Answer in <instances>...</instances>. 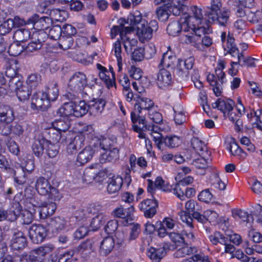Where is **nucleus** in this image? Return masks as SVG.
<instances>
[{
  "label": "nucleus",
  "instance_id": "nucleus-21",
  "mask_svg": "<svg viewBox=\"0 0 262 262\" xmlns=\"http://www.w3.org/2000/svg\"><path fill=\"white\" fill-rule=\"evenodd\" d=\"M189 228V229H184L181 234L176 232H169L168 236L171 241L176 244L183 243L185 240L188 241L192 240L194 238L192 231V228Z\"/></svg>",
  "mask_w": 262,
  "mask_h": 262
},
{
  "label": "nucleus",
  "instance_id": "nucleus-50",
  "mask_svg": "<svg viewBox=\"0 0 262 262\" xmlns=\"http://www.w3.org/2000/svg\"><path fill=\"white\" fill-rule=\"evenodd\" d=\"M51 226L58 232L65 230L68 226V222L61 217H55L50 222Z\"/></svg>",
  "mask_w": 262,
  "mask_h": 262
},
{
  "label": "nucleus",
  "instance_id": "nucleus-16",
  "mask_svg": "<svg viewBox=\"0 0 262 262\" xmlns=\"http://www.w3.org/2000/svg\"><path fill=\"white\" fill-rule=\"evenodd\" d=\"M27 23L33 24L34 29L36 30V31H43L47 33L45 30H47L52 23L50 17L44 16L39 18L38 15L35 14L28 20Z\"/></svg>",
  "mask_w": 262,
  "mask_h": 262
},
{
  "label": "nucleus",
  "instance_id": "nucleus-27",
  "mask_svg": "<svg viewBox=\"0 0 262 262\" xmlns=\"http://www.w3.org/2000/svg\"><path fill=\"white\" fill-rule=\"evenodd\" d=\"M97 152L93 145L90 142V145L86 146L78 155L77 161L80 164H84L90 161L94 156L95 153Z\"/></svg>",
  "mask_w": 262,
  "mask_h": 262
},
{
  "label": "nucleus",
  "instance_id": "nucleus-45",
  "mask_svg": "<svg viewBox=\"0 0 262 262\" xmlns=\"http://www.w3.org/2000/svg\"><path fill=\"white\" fill-rule=\"evenodd\" d=\"M27 208L23 211L21 214V219L23 223L25 224H30L34 218V214L36 211L35 206L32 204H29L27 205Z\"/></svg>",
  "mask_w": 262,
  "mask_h": 262
},
{
  "label": "nucleus",
  "instance_id": "nucleus-13",
  "mask_svg": "<svg viewBox=\"0 0 262 262\" xmlns=\"http://www.w3.org/2000/svg\"><path fill=\"white\" fill-rule=\"evenodd\" d=\"M158 202L155 199H146L139 203L138 207L146 218H152L157 213Z\"/></svg>",
  "mask_w": 262,
  "mask_h": 262
},
{
  "label": "nucleus",
  "instance_id": "nucleus-53",
  "mask_svg": "<svg viewBox=\"0 0 262 262\" xmlns=\"http://www.w3.org/2000/svg\"><path fill=\"white\" fill-rule=\"evenodd\" d=\"M236 110L238 112V114H236L232 111H229V113H227L225 116L229 118L230 120L232 122L235 121L237 119L238 117L242 115L245 113V107L242 103L240 98L237 99V102L236 105Z\"/></svg>",
  "mask_w": 262,
  "mask_h": 262
},
{
  "label": "nucleus",
  "instance_id": "nucleus-28",
  "mask_svg": "<svg viewBox=\"0 0 262 262\" xmlns=\"http://www.w3.org/2000/svg\"><path fill=\"white\" fill-rule=\"evenodd\" d=\"M212 107L217 108L223 113L224 116L227 113H229V111H232L234 102L230 99H223L219 98L214 103L212 104Z\"/></svg>",
  "mask_w": 262,
  "mask_h": 262
},
{
  "label": "nucleus",
  "instance_id": "nucleus-22",
  "mask_svg": "<svg viewBox=\"0 0 262 262\" xmlns=\"http://www.w3.org/2000/svg\"><path fill=\"white\" fill-rule=\"evenodd\" d=\"M230 11L224 8L219 13L207 19L209 23H216L222 26H226L229 22Z\"/></svg>",
  "mask_w": 262,
  "mask_h": 262
},
{
  "label": "nucleus",
  "instance_id": "nucleus-3",
  "mask_svg": "<svg viewBox=\"0 0 262 262\" xmlns=\"http://www.w3.org/2000/svg\"><path fill=\"white\" fill-rule=\"evenodd\" d=\"M140 94L136 95L135 98L136 103L135 105V112L130 114V118L133 123L138 121L140 124H144L146 123V119L142 115L143 111L151 110L154 105L153 101L142 94V91L139 92Z\"/></svg>",
  "mask_w": 262,
  "mask_h": 262
},
{
  "label": "nucleus",
  "instance_id": "nucleus-9",
  "mask_svg": "<svg viewBox=\"0 0 262 262\" xmlns=\"http://www.w3.org/2000/svg\"><path fill=\"white\" fill-rule=\"evenodd\" d=\"M14 91L20 101H25L29 99L31 89L24 85V82L18 78H13L9 82V92Z\"/></svg>",
  "mask_w": 262,
  "mask_h": 262
},
{
  "label": "nucleus",
  "instance_id": "nucleus-43",
  "mask_svg": "<svg viewBox=\"0 0 262 262\" xmlns=\"http://www.w3.org/2000/svg\"><path fill=\"white\" fill-rule=\"evenodd\" d=\"M165 254L163 247L154 248L150 247L147 250V255L153 262H160Z\"/></svg>",
  "mask_w": 262,
  "mask_h": 262
},
{
  "label": "nucleus",
  "instance_id": "nucleus-19",
  "mask_svg": "<svg viewBox=\"0 0 262 262\" xmlns=\"http://www.w3.org/2000/svg\"><path fill=\"white\" fill-rule=\"evenodd\" d=\"M99 70V76L100 78L104 81L108 88L113 87L115 84L114 73L113 69L111 68L107 70L105 67L100 64H97Z\"/></svg>",
  "mask_w": 262,
  "mask_h": 262
},
{
  "label": "nucleus",
  "instance_id": "nucleus-60",
  "mask_svg": "<svg viewBox=\"0 0 262 262\" xmlns=\"http://www.w3.org/2000/svg\"><path fill=\"white\" fill-rule=\"evenodd\" d=\"M41 77L37 74H32L30 75L26 80L27 86L30 89H35L40 84Z\"/></svg>",
  "mask_w": 262,
  "mask_h": 262
},
{
  "label": "nucleus",
  "instance_id": "nucleus-6",
  "mask_svg": "<svg viewBox=\"0 0 262 262\" xmlns=\"http://www.w3.org/2000/svg\"><path fill=\"white\" fill-rule=\"evenodd\" d=\"M225 60L220 59L217 61L215 69V74H208L207 77L208 82L212 86V90L216 96H221L222 93V85L226 81L225 74L223 70L226 68Z\"/></svg>",
  "mask_w": 262,
  "mask_h": 262
},
{
  "label": "nucleus",
  "instance_id": "nucleus-25",
  "mask_svg": "<svg viewBox=\"0 0 262 262\" xmlns=\"http://www.w3.org/2000/svg\"><path fill=\"white\" fill-rule=\"evenodd\" d=\"M49 102L42 92L33 93L31 99V107L33 109H46L49 105Z\"/></svg>",
  "mask_w": 262,
  "mask_h": 262
},
{
  "label": "nucleus",
  "instance_id": "nucleus-38",
  "mask_svg": "<svg viewBox=\"0 0 262 262\" xmlns=\"http://www.w3.org/2000/svg\"><path fill=\"white\" fill-rule=\"evenodd\" d=\"M42 92L49 102L55 101L59 95V89L57 83L53 82L49 83L45 91Z\"/></svg>",
  "mask_w": 262,
  "mask_h": 262
},
{
  "label": "nucleus",
  "instance_id": "nucleus-17",
  "mask_svg": "<svg viewBox=\"0 0 262 262\" xmlns=\"http://www.w3.org/2000/svg\"><path fill=\"white\" fill-rule=\"evenodd\" d=\"M47 234L46 228L41 225L34 224L29 230V236L33 243L38 244L42 242Z\"/></svg>",
  "mask_w": 262,
  "mask_h": 262
},
{
  "label": "nucleus",
  "instance_id": "nucleus-49",
  "mask_svg": "<svg viewBox=\"0 0 262 262\" xmlns=\"http://www.w3.org/2000/svg\"><path fill=\"white\" fill-rule=\"evenodd\" d=\"M228 149L232 155L237 157L239 159H244L247 156L246 153L240 148L234 139L230 142Z\"/></svg>",
  "mask_w": 262,
  "mask_h": 262
},
{
  "label": "nucleus",
  "instance_id": "nucleus-5",
  "mask_svg": "<svg viewBox=\"0 0 262 262\" xmlns=\"http://www.w3.org/2000/svg\"><path fill=\"white\" fill-rule=\"evenodd\" d=\"M89 111L88 104L82 100L78 102L70 101L63 103L57 110V114L60 116L70 118L80 117Z\"/></svg>",
  "mask_w": 262,
  "mask_h": 262
},
{
  "label": "nucleus",
  "instance_id": "nucleus-64",
  "mask_svg": "<svg viewBox=\"0 0 262 262\" xmlns=\"http://www.w3.org/2000/svg\"><path fill=\"white\" fill-rule=\"evenodd\" d=\"M24 49L23 46L20 44V42L15 40L10 45L8 53L10 55L17 56L21 54Z\"/></svg>",
  "mask_w": 262,
  "mask_h": 262
},
{
  "label": "nucleus",
  "instance_id": "nucleus-54",
  "mask_svg": "<svg viewBox=\"0 0 262 262\" xmlns=\"http://www.w3.org/2000/svg\"><path fill=\"white\" fill-rule=\"evenodd\" d=\"M196 252L195 247L189 246L187 244H184L182 247L178 249L174 253L176 257H183L187 255L192 254Z\"/></svg>",
  "mask_w": 262,
  "mask_h": 262
},
{
  "label": "nucleus",
  "instance_id": "nucleus-33",
  "mask_svg": "<svg viewBox=\"0 0 262 262\" xmlns=\"http://www.w3.org/2000/svg\"><path fill=\"white\" fill-rule=\"evenodd\" d=\"M105 101L103 99H95L89 102V111L91 115L94 116L99 115L104 109Z\"/></svg>",
  "mask_w": 262,
  "mask_h": 262
},
{
  "label": "nucleus",
  "instance_id": "nucleus-41",
  "mask_svg": "<svg viewBox=\"0 0 262 262\" xmlns=\"http://www.w3.org/2000/svg\"><path fill=\"white\" fill-rule=\"evenodd\" d=\"M36 189L38 193L42 195H46L51 189V185L49 182L43 178H38L35 184Z\"/></svg>",
  "mask_w": 262,
  "mask_h": 262
},
{
  "label": "nucleus",
  "instance_id": "nucleus-10",
  "mask_svg": "<svg viewBox=\"0 0 262 262\" xmlns=\"http://www.w3.org/2000/svg\"><path fill=\"white\" fill-rule=\"evenodd\" d=\"M185 208L186 211L181 210L179 215L181 221L186 224L188 228H192V219L190 213L195 212V210H199V207L198 203L194 200H190L186 202Z\"/></svg>",
  "mask_w": 262,
  "mask_h": 262
},
{
  "label": "nucleus",
  "instance_id": "nucleus-14",
  "mask_svg": "<svg viewBox=\"0 0 262 262\" xmlns=\"http://www.w3.org/2000/svg\"><path fill=\"white\" fill-rule=\"evenodd\" d=\"M135 33L133 27L127 28L126 33L121 34V39L126 52L130 53L138 44L137 40L134 38Z\"/></svg>",
  "mask_w": 262,
  "mask_h": 262
},
{
  "label": "nucleus",
  "instance_id": "nucleus-42",
  "mask_svg": "<svg viewBox=\"0 0 262 262\" xmlns=\"http://www.w3.org/2000/svg\"><path fill=\"white\" fill-rule=\"evenodd\" d=\"M115 240L110 236L105 237L101 243L100 252L102 255H107L111 252L114 247Z\"/></svg>",
  "mask_w": 262,
  "mask_h": 262
},
{
  "label": "nucleus",
  "instance_id": "nucleus-11",
  "mask_svg": "<svg viewBox=\"0 0 262 262\" xmlns=\"http://www.w3.org/2000/svg\"><path fill=\"white\" fill-rule=\"evenodd\" d=\"M47 33L43 31H33L30 38L31 41L25 48L27 52H33L40 49L46 39Z\"/></svg>",
  "mask_w": 262,
  "mask_h": 262
},
{
  "label": "nucleus",
  "instance_id": "nucleus-37",
  "mask_svg": "<svg viewBox=\"0 0 262 262\" xmlns=\"http://www.w3.org/2000/svg\"><path fill=\"white\" fill-rule=\"evenodd\" d=\"M221 0H211L210 5L206 7L205 10V16L207 19L219 13L222 10Z\"/></svg>",
  "mask_w": 262,
  "mask_h": 262
},
{
  "label": "nucleus",
  "instance_id": "nucleus-4",
  "mask_svg": "<svg viewBox=\"0 0 262 262\" xmlns=\"http://www.w3.org/2000/svg\"><path fill=\"white\" fill-rule=\"evenodd\" d=\"M87 85L86 75L81 72H76L69 79L65 96L69 99H73L79 94H84Z\"/></svg>",
  "mask_w": 262,
  "mask_h": 262
},
{
  "label": "nucleus",
  "instance_id": "nucleus-32",
  "mask_svg": "<svg viewBox=\"0 0 262 262\" xmlns=\"http://www.w3.org/2000/svg\"><path fill=\"white\" fill-rule=\"evenodd\" d=\"M188 0H173L169 6V11L174 15H180L188 7Z\"/></svg>",
  "mask_w": 262,
  "mask_h": 262
},
{
  "label": "nucleus",
  "instance_id": "nucleus-15",
  "mask_svg": "<svg viewBox=\"0 0 262 262\" xmlns=\"http://www.w3.org/2000/svg\"><path fill=\"white\" fill-rule=\"evenodd\" d=\"M194 60L192 57L184 60L179 59L176 67L177 74L183 79L187 80L189 76V70L193 67Z\"/></svg>",
  "mask_w": 262,
  "mask_h": 262
},
{
  "label": "nucleus",
  "instance_id": "nucleus-52",
  "mask_svg": "<svg viewBox=\"0 0 262 262\" xmlns=\"http://www.w3.org/2000/svg\"><path fill=\"white\" fill-rule=\"evenodd\" d=\"M52 129L56 132H66L70 126L69 121H65L63 119L55 120L52 123Z\"/></svg>",
  "mask_w": 262,
  "mask_h": 262
},
{
  "label": "nucleus",
  "instance_id": "nucleus-26",
  "mask_svg": "<svg viewBox=\"0 0 262 262\" xmlns=\"http://www.w3.org/2000/svg\"><path fill=\"white\" fill-rule=\"evenodd\" d=\"M143 127L149 132V134L153 138L155 144L159 149H161L162 147V137L160 133V128L157 125L147 124V121L146 120V123L142 124Z\"/></svg>",
  "mask_w": 262,
  "mask_h": 262
},
{
  "label": "nucleus",
  "instance_id": "nucleus-24",
  "mask_svg": "<svg viewBox=\"0 0 262 262\" xmlns=\"http://www.w3.org/2000/svg\"><path fill=\"white\" fill-rule=\"evenodd\" d=\"M112 142V141L110 139L97 133L94 137H93L91 144L98 151L100 149H112L113 148L111 147Z\"/></svg>",
  "mask_w": 262,
  "mask_h": 262
},
{
  "label": "nucleus",
  "instance_id": "nucleus-39",
  "mask_svg": "<svg viewBox=\"0 0 262 262\" xmlns=\"http://www.w3.org/2000/svg\"><path fill=\"white\" fill-rule=\"evenodd\" d=\"M54 248L53 245L46 244L33 250L32 253L36 255L35 257L39 259V262H41L47 255L50 254L53 251Z\"/></svg>",
  "mask_w": 262,
  "mask_h": 262
},
{
  "label": "nucleus",
  "instance_id": "nucleus-30",
  "mask_svg": "<svg viewBox=\"0 0 262 262\" xmlns=\"http://www.w3.org/2000/svg\"><path fill=\"white\" fill-rule=\"evenodd\" d=\"M178 60L171 52H167L163 54L159 67L160 68L161 67H163L165 69L167 68L169 69L168 70L172 71L173 69H176Z\"/></svg>",
  "mask_w": 262,
  "mask_h": 262
},
{
  "label": "nucleus",
  "instance_id": "nucleus-56",
  "mask_svg": "<svg viewBox=\"0 0 262 262\" xmlns=\"http://www.w3.org/2000/svg\"><path fill=\"white\" fill-rule=\"evenodd\" d=\"M129 163L130 168L133 171H136L138 170V168L136 164L141 168H145L147 166V162L145 158L141 157L138 159L136 162V158L135 156L132 155L130 156Z\"/></svg>",
  "mask_w": 262,
  "mask_h": 262
},
{
  "label": "nucleus",
  "instance_id": "nucleus-29",
  "mask_svg": "<svg viewBox=\"0 0 262 262\" xmlns=\"http://www.w3.org/2000/svg\"><path fill=\"white\" fill-rule=\"evenodd\" d=\"M226 33L222 34V40L223 42V47L225 51L230 54L232 56H236L239 53V50L234 43V39L233 37L228 36L227 39H225Z\"/></svg>",
  "mask_w": 262,
  "mask_h": 262
},
{
  "label": "nucleus",
  "instance_id": "nucleus-1",
  "mask_svg": "<svg viewBox=\"0 0 262 262\" xmlns=\"http://www.w3.org/2000/svg\"><path fill=\"white\" fill-rule=\"evenodd\" d=\"M210 32V28L206 26L192 31L187 35H182L180 41L182 43L190 45L197 50L203 51L212 44V39L206 35Z\"/></svg>",
  "mask_w": 262,
  "mask_h": 262
},
{
  "label": "nucleus",
  "instance_id": "nucleus-62",
  "mask_svg": "<svg viewBox=\"0 0 262 262\" xmlns=\"http://www.w3.org/2000/svg\"><path fill=\"white\" fill-rule=\"evenodd\" d=\"M46 152L48 156L50 158L56 157L59 150V146L55 143H52L50 141H48V144L46 145Z\"/></svg>",
  "mask_w": 262,
  "mask_h": 262
},
{
  "label": "nucleus",
  "instance_id": "nucleus-35",
  "mask_svg": "<svg viewBox=\"0 0 262 262\" xmlns=\"http://www.w3.org/2000/svg\"><path fill=\"white\" fill-rule=\"evenodd\" d=\"M123 183L122 178L119 176H113L109 178L107 187V192L110 194L119 191Z\"/></svg>",
  "mask_w": 262,
  "mask_h": 262
},
{
  "label": "nucleus",
  "instance_id": "nucleus-47",
  "mask_svg": "<svg viewBox=\"0 0 262 262\" xmlns=\"http://www.w3.org/2000/svg\"><path fill=\"white\" fill-rule=\"evenodd\" d=\"M47 144H48V140L42 138L37 139L34 141L32 145V149L36 156L40 157L42 155Z\"/></svg>",
  "mask_w": 262,
  "mask_h": 262
},
{
  "label": "nucleus",
  "instance_id": "nucleus-23",
  "mask_svg": "<svg viewBox=\"0 0 262 262\" xmlns=\"http://www.w3.org/2000/svg\"><path fill=\"white\" fill-rule=\"evenodd\" d=\"M135 208L134 205L124 208L122 205L116 207L112 212L114 216L125 219L126 221H133Z\"/></svg>",
  "mask_w": 262,
  "mask_h": 262
},
{
  "label": "nucleus",
  "instance_id": "nucleus-58",
  "mask_svg": "<svg viewBox=\"0 0 262 262\" xmlns=\"http://www.w3.org/2000/svg\"><path fill=\"white\" fill-rule=\"evenodd\" d=\"M105 220V216L102 214H99L92 220L90 225V230L95 231L103 225Z\"/></svg>",
  "mask_w": 262,
  "mask_h": 262
},
{
  "label": "nucleus",
  "instance_id": "nucleus-18",
  "mask_svg": "<svg viewBox=\"0 0 262 262\" xmlns=\"http://www.w3.org/2000/svg\"><path fill=\"white\" fill-rule=\"evenodd\" d=\"M171 72L164 68L159 70L157 76V84L160 88L165 89L171 84L173 80Z\"/></svg>",
  "mask_w": 262,
  "mask_h": 262
},
{
  "label": "nucleus",
  "instance_id": "nucleus-7",
  "mask_svg": "<svg viewBox=\"0 0 262 262\" xmlns=\"http://www.w3.org/2000/svg\"><path fill=\"white\" fill-rule=\"evenodd\" d=\"M181 16L183 21L187 24L191 32L205 27L203 25L202 10L196 6H192L188 13H184Z\"/></svg>",
  "mask_w": 262,
  "mask_h": 262
},
{
  "label": "nucleus",
  "instance_id": "nucleus-36",
  "mask_svg": "<svg viewBox=\"0 0 262 262\" xmlns=\"http://www.w3.org/2000/svg\"><path fill=\"white\" fill-rule=\"evenodd\" d=\"M14 119L13 110L9 106L0 108V123L10 124Z\"/></svg>",
  "mask_w": 262,
  "mask_h": 262
},
{
  "label": "nucleus",
  "instance_id": "nucleus-34",
  "mask_svg": "<svg viewBox=\"0 0 262 262\" xmlns=\"http://www.w3.org/2000/svg\"><path fill=\"white\" fill-rule=\"evenodd\" d=\"M182 142V138L174 134L166 135L162 138V144L164 143L169 148L177 147L180 146Z\"/></svg>",
  "mask_w": 262,
  "mask_h": 262
},
{
  "label": "nucleus",
  "instance_id": "nucleus-51",
  "mask_svg": "<svg viewBox=\"0 0 262 262\" xmlns=\"http://www.w3.org/2000/svg\"><path fill=\"white\" fill-rule=\"evenodd\" d=\"M31 37V32L28 29H20L16 30L13 34V38L15 41L24 42Z\"/></svg>",
  "mask_w": 262,
  "mask_h": 262
},
{
  "label": "nucleus",
  "instance_id": "nucleus-8",
  "mask_svg": "<svg viewBox=\"0 0 262 262\" xmlns=\"http://www.w3.org/2000/svg\"><path fill=\"white\" fill-rule=\"evenodd\" d=\"M158 29V23L155 20H151L148 24L146 21H142V24L137 27L136 34L140 41L144 42L152 38L153 32Z\"/></svg>",
  "mask_w": 262,
  "mask_h": 262
},
{
  "label": "nucleus",
  "instance_id": "nucleus-59",
  "mask_svg": "<svg viewBox=\"0 0 262 262\" xmlns=\"http://www.w3.org/2000/svg\"><path fill=\"white\" fill-rule=\"evenodd\" d=\"M98 133H96L92 125H84L81 129L79 130L77 134H82L85 138V136L88 139L92 141L93 137H94Z\"/></svg>",
  "mask_w": 262,
  "mask_h": 262
},
{
  "label": "nucleus",
  "instance_id": "nucleus-2",
  "mask_svg": "<svg viewBox=\"0 0 262 262\" xmlns=\"http://www.w3.org/2000/svg\"><path fill=\"white\" fill-rule=\"evenodd\" d=\"M20 168H17L14 177V182L18 186H24L27 188L34 182V179L29 177L34 169V161L32 159H26L25 158L20 160Z\"/></svg>",
  "mask_w": 262,
  "mask_h": 262
},
{
  "label": "nucleus",
  "instance_id": "nucleus-44",
  "mask_svg": "<svg viewBox=\"0 0 262 262\" xmlns=\"http://www.w3.org/2000/svg\"><path fill=\"white\" fill-rule=\"evenodd\" d=\"M56 209V205L54 203L51 202L42 205L38 208L40 218L45 219L48 216L52 215Z\"/></svg>",
  "mask_w": 262,
  "mask_h": 262
},
{
  "label": "nucleus",
  "instance_id": "nucleus-55",
  "mask_svg": "<svg viewBox=\"0 0 262 262\" xmlns=\"http://www.w3.org/2000/svg\"><path fill=\"white\" fill-rule=\"evenodd\" d=\"M119 26H114L111 29V35L112 38H114L118 34H120L121 37V34L122 33H125L127 28L129 27H124V25L126 23L124 18H121L119 20Z\"/></svg>",
  "mask_w": 262,
  "mask_h": 262
},
{
  "label": "nucleus",
  "instance_id": "nucleus-61",
  "mask_svg": "<svg viewBox=\"0 0 262 262\" xmlns=\"http://www.w3.org/2000/svg\"><path fill=\"white\" fill-rule=\"evenodd\" d=\"M97 170L93 167L85 169L83 173V180L86 183H90L96 179Z\"/></svg>",
  "mask_w": 262,
  "mask_h": 262
},
{
  "label": "nucleus",
  "instance_id": "nucleus-63",
  "mask_svg": "<svg viewBox=\"0 0 262 262\" xmlns=\"http://www.w3.org/2000/svg\"><path fill=\"white\" fill-rule=\"evenodd\" d=\"M210 242L213 245L217 244H225L227 242V238L218 231L214 232L209 236Z\"/></svg>",
  "mask_w": 262,
  "mask_h": 262
},
{
  "label": "nucleus",
  "instance_id": "nucleus-46",
  "mask_svg": "<svg viewBox=\"0 0 262 262\" xmlns=\"http://www.w3.org/2000/svg\"><path fill=\"white\" fill-rule=\"evenodd\" d=\"M112 52L117 59L118 70L121 71L122 67L123 53L122 52L121 43L120 40H117L113 43Z\"/></svg>",
  "mask_w": 262,
  "mask_h": 262
},
{
  "label": "nucleus",
  "instance_id": "nucleus-31",
  "mask_svg": "<svg viewBox=\"0 0 262 262\" xmlns=\"http://www.w3.org/2000/svg\"><path fill=\"white\" fill-rule=\"evenodd\" d=\"M26 243V238L24 234L20 231H17L13 234L10 246L12 249L18 250L24 248Z\"/></svg>",
  "mask_w": 262,
  "mask_h": 262
},
{
  "label": "nucleus",
  "instance_id": "nucleus-20",
  "mask_svg": "<svg viewBox=\"0 0 262 262\" xmlns=\"http://www.w3.org/2000/svg\"><path fill=\"white\" fill-rule=\"evenodd\" d=\"M147 191L151 193L154 192L156 188L166 192L171 191V186L165 182L161 177H158L155 182L150 179H147Z\"/></svg>",
  "mask_w": 262,
  "mask_h": 262
},
{
  "label": "nucleus",
  "instance_id": "nucleus-12",
  "mask_svg": "<svg viewBox=\"0 0 262 262\" xmlns=\"http://www.w3.org/2000/svg\"><path fill=\"white\" fill-rule=\"evenodd\" d=\"M181 16L178 20L171 21L167 27V33L171 36H176L183 31V35H187L192 32L186 23H184Z\"/></svg>",
  "mask_w": 262,
  "mask_h": 262
},
{
  "label": "nucleus",
  "instance_id": "nucleus-57",
  "mask_svg": "<svg viewBox=\"0 0 262 262\" xmlns=\"http://www.w3.org/2000/svg\"><path fill=\"white\" fill-rule=\"evenodd\" d=\"M238 63L241 66L255 67V62L257 60L254 58L247 56L245 57L242 52L238 53L237 55Z\"/></svg>",
  "mask_w": 262,
  "mask_h": 262
},
{
  "label": "nucleus",
  "instance_id": "nucleus-48",
  "mask_svg": "<svg viewBox=\"0 0 262 262\" xmlns=\"http://www.w3.org/2000/svg\"><path fill=\"white\" fill-rule=\"evenodd\" d=\"M51 20L62 22L68 17V12L63 9H53L50 13Z\"/></svg>",
  "mask_w": 262,
  "mask_h": 262
},
{
  "label": "nucleus",
  "instance_id": "nucleus-40",
  "mask_svg": "<svg viewBox=\"0 0 262 262\" xmlns=\"http://www.w3.org/2000/svg\"><path fill=\"white\" fill-rule=\"evenodd\" d=\"M101 154L100 162L101 163L111 162L119 158V150L117 148L110 149H104Z\"/></svg>",
  "mask_w": 262,
  "mask_h": 262
}]
</instances>
